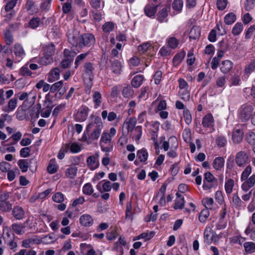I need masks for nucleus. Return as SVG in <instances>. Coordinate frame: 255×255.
<instances>
[{
  "instance_id": "1",
  "label": "nucleus",
  "mask_w": 255,
  "mask_h": 255,
  "mask_svg": "<svg viewBox=\"0 0 255 255\" xmlns=\"http://www.w3.org/2000/svg\"><path fill=\"white\" fill-rule=\"evenodd\" d=\"M96 139V117L92 114L89 119V123L87 126L82 137V140L88 144L92 143Z\"/></svg>"
},
{
  "instance_id": "2",
  "label": "nucleus",
  "mask_w": 255,
  "mask_h": 255,
  "mask_svg": "<svg viewBox=\"0 0 255 255\" xmlns=\"http://www.w3.org/2000/svg\"><path fill=\"white\" fill-rule=\"evenodd\" d=\"M218 185V179L210 172H206L204 173L203 189L204 190L211 191L215 189Z\"/></svg>"
},
{
  "instance_id": "3",
  "label": "nucleus",
  "mask_w": 255,
  "mask_h": 255,
  "mask_svg": "<svg viewBox=\"0 0 255 255\" xmlns=\"http://www.w3.org/2000/svg\"><path fill=\"white\" fill-rule=\"evenodd\" d=\"M55 45L49 43L43 48L44 56L40 58V63L42 65H47L53 61L52 55L55 52Z\"/></svg>"
},
{
  "instance_id": "4",
  "label": "nucleus",
  "mask_w": 255,
  "mask_h": 255,
  "mask_svg": "<svg viewBox=\"0 0 255 255\" xmlns=\"http://www.w3.org/2000/svg\"><path fill=\"white\" fill-rule=\"evenodd\" d=\"M100 145L102 150L104 152H110L113 150L114 143L108 132H104L102 134Z\"/></svg>"
},
{
  "instance_id": "5",
  "label": "nucleus",
  "mask_w": 255,
  "mask_h": 255,
  "mask_svg": "<svg viewBox=\"0 0 255 255\" xmlns=\"http://www.w3.org/2000/svg\"><path fill=\"white\" fill-rule=\"evenodd\" d=\"M253 107L250 104L243 105L239 110V118L243 122L248 121L253 115Z\"/></svg>"
},
{
  "instance_id": "6",
  "label": "nucleus",
  "mask_w": 255,
  "mask_h": 255,
  "mask_svg": "<svg viewBox=\"0 0 255 255\" xmlns=\"http://www.w3.org/2000/svg\"><path fill=\"white\" fill-rule=\"evenodd\" d=\"M81 35L77 30H74L68 33V40L73 46L80 47Z\"/></svg>"
},
{
  "instance_id": "7",
  "label": "nucleus",
  "mask_w": 255,
  "mask_h": 255,
  "mask_svg": "<svg viewBox=\"0 0 255 255\" xmlns=\"http://www.w3.org/2000/svg\"><path fill=\"white\" fill-rule=\"evenodd\" d=\"M249 158L247 153L244 151H240L235 156V162L238 166L243 167L248 163Z\"/></svg>"
},
{
  "instance_id": "8",
  "label": "nucleus",
  "mask_w": 255,
  "mask_h": 255,
  "mask_svg": "<svg viewBox=\"0 0 255 255\" xmlns=\"http://www.w3.org/2000/svg\"><path fill=\"white\" fill-rule=\"evenodd\" d=\"M89 111V108L86 106H82L74 114V118L76 121L82 122L85 121L88 115Z\"/></svg>"
},
{
  "instance_id": "9",
  "label": "nucleus",
  "mask_w": 255,
  "mask_h": 255,
  "mask_svg": "<svg viewBox=\"0 0 255 255\" xmlns=\"http://www.w3.org/2000/svg\"><path fill=\"white\" fill-rule=\"evenodd\" d=\"M214 119L213 115L209 113L206 115L202 119V124L204 128H209L211 131H214Z\"/></svg>"
},
{
  "instance_id": "10",
  "label": "nucleus",
  "mask_w": 255,
  "mask_h": 255,
  "mask_svg": "<svg viewBox=\"0 0 255 255\" xmlns=\"http://www.w3.org/2000/svg\"><path fill=\"white\" fill-rule=\"evenodd\" d=\"M244 132L239 126H236L233 131L232 139L234 143H239L241 142L243 138Z\"/></svg>"
},
{
  "instance_id": "11",
  "label": "nucleus",
  "mask_w": 255,
  "mask_h": 255,
  "mask_svg": "<svg viewBox=\"0 0 255 255\" xmlns=\"http://www.w3.org/2000/svg\"><path fill=\"white\" fill-rule=\"evenodd\" d=\"M176 149L178 145V140L175 136H170L167 141L164 140L162 143V148L164 151H167L170 148Z\"/></svg>"
},
{
  "instance_id": "12",
  "label": "nucleus",
  "mask_w": 255,
  "mask_h": 255,
  "mask_svg": "<svg viewBox=\"0 0 255 255\" xmlns=\"http://www.w3.org/2000/svg\"><path fill=\"white\" fill-rule=\"evenodd\" d=\"M228 212L227 206L224 204L220 212V218L219 220V224L220 227H218V229H224L226 227L227 221L225 220L226 216Z\"/></svg>"
},
{
  "instance_id": "13",
  "label": "nucleus",
  "mask_w": 255,
  "mask_h": 255,
  "mask_svg": "<svg viewBox=\"0 0 255 255\" xmlns=\"http://www.w3.org/2000/svg\"><path fill=\"white\" fill-rule=\"evenodd\" d=\"M43 24L39 17L33 16L29 20L27 27L32 29H36L38 27L43 26Z\"/></svg>"
},
{
  "instance_id": "14",
  "label": "nucleus",
  "mask_w": 255,
  "mask_h": 255,
  "mask_svg": "<svg viewBox=\"0 0 255 255\" xmlns=\"http://www.w3.org/2000/svg\"><path fill=\"white\" fill-rule=\"evenodd\" d=\"M94 40V36L89 33H85L81 35L80 48L85 46H90L91 43Z\"/></svg>"
},
{
  "instance_id": "15",
  "label": "nucleus",
  "mask_w": 255,
  "mask_h": 255,
  "mask_svg": "<svg viewBox=\"0 0 255 255\" xmlns=\"http://www.w3.org/2000/svg\"><path fill=\"white\" fill-rule=\"evenodd\" d=\"M244 181V182L242 185V189L247 192L253 187L255 184V174H253L249 178L245 179Z\"/></svg>"
},
{
  "instance_id": "16",
  "label": "nucleus",
  "mask_w": 255,
  "mask_h": 255,
  "mask_svg": "<svg viewBox=\"0 0 255 255\" xmlns=\"http://www.w3.org/2000/svg\"><path fill=\"white\" fill-rule=\"evenodd\" d=\"M158 5H152L147 4L144 8V12L145 14L151 18H153L157 11Z\"/></svg>"
},
{
  "instance_id": "17",
  "label": "nucleus",
  "mask_w": 255,
  "mask_h": 255,
  "mask_svg": "<svg viewBox=\"0 0 255 255\" xmlns=\"http://www.w3.org/2000/svg\"><path fill=\"white\" fill-rule=\"evenodd\" d=\"M12 215L15 219L21 220L25 217V212L23 209L19 206H14L12 209Z\"/></svg>"
},
{
  "instance_id": "18",
  "label": "nucleus",
  "mask_w": 255,
  "mask_h": 255,
  "mask_svg": "<svg viewBox=\"0 0 255 255\" xmlns=\"http://www.w3.org/2000/svg\"><path fill=\"white\" fill-rule=\"evenodd\" d=\"M176 196L174 208L175 209H181L184 206L185 201L184 197L179 193H176Z\"/></svg>"
},
{
  "instance_id": "19",
  "label": "nucleus",
  "mask_w": 255,
  "mask_h": 255,
  "mask_svg": "<svg viewBox=\"0 0 255 255\" xmlns=\"http://www.w3.org/2000/svg\"><path fill=\"white\" fill-rule=\"evenodd\" d=\"M220 66L221 71L223 73L226 74L232 69L233 63L230 60H226L223 61Z\"/></svg>"
},
{
  "instance_id": "20",
  "label": "nucleus",
  "mask_w": 255,
  "mask_h": 255,
  "mask_svg": "<svg viewBox=\"0 0 255 255\" xmlns=\"http://www.w3.org/2000/svg\"><path fill=\"white\" fill-rule=\"evenodd\" d=\"M111 62L112 72L116 74H120L122 68L121 62L118 60H111Z\"/></svg>"
},
{
  "instance_id": "21",
  "label": "nucleus",
  "mask_w": 255,
  "mask_h": 255,
  "mask_svg": "<svg viewBox=\"0 0 255 255\" xmlns=\"http://www.w3.org/2000/svg\"><path fill=\"white\" fill-rule=\"evenodd\" d=\"M35 99L36 96H34L31 98L25 100L20 106L21 110L24 112L27 111L34 104Z\"/></svg>"
},
{
  "instance_id": "22",
  "label": "nucleus",
  "mask_w": 255,
  "mask_h": 255,
  "mask_svg": "<svg viewBox=\"0 0 255 255\" xmlns=\"http://www.w3.org/2000/svg\"><path fill=\"white\" fill-rule=\"evenodd\" d=\"M170 10L169 6L162 8L158 13V20L161 22L166 21V18Z\"/></svg>"
},
{
  "instance_id": "23",
  "label": "nucleus",
  "mask_w": 255,
  "mask_h": 255,
  "mask_svg": "<svg viewBox=\"0 0 255 255\" xmlns=\"http://www.w3.org/2000/svg\"><path fill=\"white\" fill-rule=\"evenodd\" d=\"M214 232L212 228L209 226H207L204 232V240L205 243L208 245L211 244V237Z\"/></svg>"
},
{
  "instance_id": "24",
  "label": "nucleus",
  "mask_w": 255,
  "mask_h": 255,
  "mask_svg": "<svg viewBox=\"0 0 255 255\" xmlns=\"http://www.w3.org/2000/svg\"><path fill=\"white\" fill-rule=\"evenodd\" d=\"M186 55L184 51H181L177 53L173 57L172 60L173 64L174 66H177L183 60Z\"/></svg>"
},
{
  "instance_id": "25",
  "label": "nucleus",
  "mask_w": 255,
  "mask_h": 255,
  "mask_svg": "<svg viewBox=\"0 0 255 255\" xmlns=\"http://www.w3.org/2000/svg\"><path fill=\"white\" fill-rule=\"evenodd\" d=\"M136 156L141 162H145L148 157V153L146 149L142 148L137 151Z\"/></svg>"
},
{
  "instance_id": "26",
  "label": "nucleus",
  "mask_w": 255,
  "mask_h": 255,
  "mask_svg": "<svg viewBox=\"0 0 255 255\" xmlns=\"http://www.w3.org/2000/svg\"><path fill=\"white\" fill-rule=\"evenodd\" d=\"M225 164V160L222 157H218L215 158L213 162V168L216 170H221Z\"/></svg>"
},
{
  "instance_id": "27",
  "label": "nucleus",
  "mask_w": 255,
  "mask_h": 255,
  "mask_svg": "<svg viewBox=\"0 0 255 255\" xmlns=\"http://www.w3.org/2000/svg\"><path fill=\"white\" fill-rule=\"evenodd\" d=\"M142 134V127L140 126L135 127L133 131L132 138L134 139L137 144L139 143Z\"/></svg>"
},
{
  "instance_id": "28",
  "label": "nucleus",
  "mask_w": 255,
  "mask_h": 255,
  "mask_svg": "<svg viewBox=\"0 0 255 255\" xmlns=\"http://www.w3.org/2000/svg\"><path fill=\"white\" fill-rule=\"evenodd\" d=\"M60 71L58 68L52 69L48 76L47 80L49 82H53L58 80L60 77Z\"/></svg>"
},
{
  "instance_id": "29",
  "label": "nucleus",
  "mask_w": 255,
  "mask_h": 255,
  "mask_svg": "<svg viewBox=\"0 0 255 255\" xmlns=\"http://www.w3.org/2000/svg\"><path fill=\"white\" fill-rule=\"evenodd\" d=\"M94 78V76H89L87 78L85 77L84 79V83L86 87L85 92L88 94L91 93Z\"/></svg>"
},
{
  "instance_id": "30",
  "label": "nucleus",
  "mask_w": 255,
  "mask_h": 255,
  "mask_svg": "<svg viewBox=\"0 0 255 255\" xmlns=\"http://www.w3.org/2000/svg\"><path fill=\"white\" fill-rule=\"evenodd\" d=\"M200 36V29L198 26H194L190 30L189 36L191 39H197Z\"/></svg>"
},
{
  "instance_id": "31",
  "label": "nucleus",
  "mask_w": 255,
  "mask_h": 255,
  "mask_svg": "<svg viewBox=\"0 0 255 255\" xmlns=\"http://www.w3.org/2000/svg\"><path fill=\"white\" fill-rule=\"evenodd\" d=\"M143 80V76L141 75L135 76L131 81L132 87L134 88H138L142 84Z\"/></svg>"
},
{
  "instance_id": "32",
  "label": "nucleus",
  "mask_w": 255,
  "mask_h": 255,
  "mask_svg": "<svg viewBox=\"0 0 255 255\" xmlns=\"http://www.w3.org/2000/svg\"><path fill=\"white\" fill-rule=\"evenodd\" d=\"M134 91L131 86L127 85L122 90V95L125 98H131L133 95Z\"/></svg>"
},
{
  "instance_id": "33",
  "label": "nucleus",
  "mask_w": 255,
  "mask_h": 255,
  "mask_svg": "<svg viewBox=\"0 0 255 255\" xmlns=\"http://www.w3.org/2000/svg\"><path fill=\"white\" fill-rule=\"evenodd\" d=\"M81 225L84 226H90L92 224V220L90 216L88 215H83L81 216L79 219Z\"/></svg>"
},
{
  "instance_id": "34",
  "label": "nucleus",
  "mask_w": 255,
  "mask_h": 255,
  "mask_svg": "<svg viewBox=\"0 0 255 255\" xmlns=\"http://www.w3.org/2000/svg\"><path fill=\"white\" fill-rule=\"evenodd\" d=\"M166 43L168 47L171 49H175L178 47L179 44V40L174 37H169L166 39Z\"/></svg>"
},
{
  "instance_id": "35",
  "label": "nucleus",
  "mask_w": 255,
  "mask_h": 255,
  "mask_svg": "<svg viewBox=\"0 0 255 255\" xmlns=\"http://www.w3.org/2000/svg\"><path fill=\"white\" fill-rule=\"evenodd\" d=\"M35 2L32 0H27L25 5L26 11L29 12L30 14H33L37 11V10H35Z\"/></svg>"
},
{
  "instance_id": "36",
  "label": "nucleus",
  "mask_w": 255,
  "mask_h": 255,
  "mask_svg": "<svg viewBox=\"0 0 255 255\" xmlns=\"http://www.w3.org/2000/svg\"><path fill=\"white\" fill-rule=\"evenodd\" d=\"M151 44L149 42H146L139 45L137 47V50L140 54H144L148 52L151 48Z\"/></svg>"
},
{
  "instance_id": "37",
  "label": "nucleus",
  "mask_w": 255,
  "mask_h": 255,
  "mask_svg": "<svg viewBox=\"0 0 255 255\" xmlns=\"http://www.w3.org/2000/svg\"><path fill=\"white\" fill-rule=\"evenodd\" d=\"M236 19V15L233 12H230L225 16L224 22L227 25H231L235 22Z\"/></svg>"
},
{
  "instance_id": "38",
  "label": "nucleus",
  "mask_w": 255,
  "mask_h": 255,
  "mask_svg": "<svg viewBox=\"0 0 255 255\" xmlns=\"http://www.w3.org/2000/svg\"><path fill=\"white\" fill-rule=\"evenodd\" d=\"M234 186V181L232 179H228L226 180L225 183V189L227 195L231 194L233 191V188Z\"/></svg>"
},
{
  "instance_id": "39",
  "label": "nucleus",
  "mask_w": 255,
  "mask_h": 255,
  "mask_svg": "<svg viewBox=\"0 0 255 255\" xmlns=\"http://www.w3.org/2000/svg\"><path fill=\"white\" fill-rule=\"evenodd\" d=\"M154 234L153 232H150L149 233L144 232L136 236L134 240L144 239L145 241H148L154 237Z\"/></svg>"
},
{
  "instance_id": "40",
  "label": "nucleus",
  "mask_w": 255,
  "mask_h": 255,
  "mask_svg": "<svg viewBox=\"0 0 255 255\" xmlns=\"http://www.w3.org/2000/svg\"><path fill=\"white\" fill-rule=\"evenodd\" d=\"M209 215L210 212L208 209H203L198 216L199 221L201 223H205Z\"/></svg>"
},
{
  "instance_id": "41",
  "label": "nucleus",
  "mask_w": 255,
  "mask_h": 255,
  "mask_svg": "<svg viewBox=\"0 0 255 255\" xmlns=\"http://www.w3.org/2000/svg\"><path fill=\"white\" fill-rule=\"evenodd\" d=\"M13 52L16 57L22 58L24 55V51L21 45L15 44L13 47Z\"/></svg>"
},
{
  "instance_id": "42",
  "label": "nucleus",
  "mask_w": 255,
  "mask_h": 255,
  "mask_svg": "<svg viewBox=\"0 0 255 255\" xmlns=\"http://www.w3.org/2000/svg\"><path fill=\"white\" fill-rule=\"evenodd\" d=\"M245 251L248 254L255 253V243L252 242H246L244 244Z\"/></svg>"
},
{
  "instance_id": "43",
  "label": "nucleus",
  "mask_w": 255,
  "mask_h": 255,
  "mask_svg": "<svg viewBox=\"0 0 255 255\" xmlns=\"http://www.w3.org/2000/svg\"><path fill=\"white\" fill-rule=\"evenodd\" d=\"M245 233L248 235L250 234V238L253 241H255V229H254L253 225L250 223L248 226L245 231Z\"/></svg>"
},
{
  "instance_id": "44",
  "label": "nucleus",
  "mask_w": 255,
  "mask_h": 255,
  "mask_svg": "<svg viewBox=\"0 0 255 255\" xmlns=\"http://www.w3.org/2000/svg\"><path fill=\"white\" fill-rule=\"evenodd\" d=\"M17 100L16 98H12L10 99L7 104V107L4 111L7 113L13 111L16 108L17 105Z\"/></svg>"
},
{
  "instance_id": "45",
  "label": "nucleus",
  "mask_w": 255,
  "mask_h": 255,
  "mask_svg": "<svg viewBox=\"0 0 255 255\" xmlns=\"http://www.w3.org/2000/svg\"><path fill=\"white\" fill-rule=\"evenodd\" d=\"M243 25L241 22L236 23L233 26L232 33L234 35H239L243 30Z\"/></svg>"
},
{
  "instance_id": "46",
  "label": "nucleus",
  "mask_w": 255,
  "mask_h": 255,
  "mask_svg": "<svg viewBox=\"0 0 255 255\" xmlns=\"http://www.w3.org/2000/svg\"><path fill=\"white\" fill-rule=\"evenodd\" d=\"M63 54L64 58L72 62L77 53L72 50L65 49L64 50Z\"/></svg>"
},
{
  "instance_id": "47",
  "label": "nucleus",
  "mask_w": 255,
  "mask_h": 255,
  "mask_svg": "<svg viewBox=\"0 0 255 255\" xmlns=\"http://www.w3.org/2000/svg\"><path fill=\"white\" fill-rule=\"evenodd\" d=\"M77 170V168L75 166L68 168L66 171V176L69 178H73L76 175Z\"/></svg>"
},
{
  "instance_id": "48",
  "label": "nucleus",
  "mask_w": 255,
  "mask_h": 255,
  "mask_svg": "<svg viewBox=\"0 0 255 255\" xmlns=\"http://www.w3.org/2000/svg\"><path fill=\"white\" fill-rule=\"evenodd\" d=\"M216 142L219 147H223L226 145L227 143V139L226 137L222 135L217 136Z\"/></svg>"
},
{
  "instance_id": "49",
  "label": "nucleus",
  "mask_w": 255,
  "mask_h": 255,
  "mask_svg": "<svg viewBox=\"0 0 255 255\" xmlns=\"http://www.w3.org/2000/svg\"><path fill=\"white\" fill-rule=\"evenodd\" d=\"M13 231L17 235H21L24 232V227L21 223H14L11 226Z\"/></svg>"
},
{
  "instance_id": "50",
  "label": "nucleus",
  "mask_w": 255,
  "mask_h": 255,
  "mask_svg": "<svg viewBox=\"0 0 255 255\" xmlns=\"http://www.w3.org/2000/svg\"><path fill=\"white\" fill-rule=\"evenodd\" d=\"M179 93L181 99L184 101H188L190 99V90L188 89H180Z\"/></svg>"
},
{
  "instance_id": "51",
  "label": "nucleus",
  "mask_w": 255,
  "mask_h": 255,
  "mask_svg": "<svg viewBox=\"0 0 255 255\" xmlns=\"http://www.w3.org/2000/svg\"><path fill=\"white\" fill-rule=\"evenodd\" d=\"M58 166L56 164L55 160H50L49 165L47 167V171L50 174H54L57 171Z\"/></svg>"
},
{
  "instance_id": "52",
  "label": "nucleus",
  "mask_w": 255,
  "mask_h": 255,
  "mask_svg": "<svg viewBox=\"0 0 255 255\" xmlns=\"http://www.w3.org/2000/svg\"><path fill=\"white\" fill-rule=\"evenodd\" d=\"M28 166L31 172H34L37 168V160L36 158L33 157L30 159H27Z\"/></svg>"
},
{
  "instance_id": "53",
  "label": "nucleus",
  "mask_w": 255,
  "mask_h": 255,
  "mask_svg": "<svg viewBox=\"0 0 255 255\" xmlns=\"http://www.w3.org/2000/svg\"><path fill=\"white\" fill-rule=\"evenodd\" d=\"M183 2L182 0H174L172 2V8L173 9L177 11V12H180L183 7Z\"/></svg>"
},
{
  "instance_id": "54",
  "label": "nucleus",
  "mask_w": 255,
  "mask_h": 255,
  "mask_svg": "<svg viewBox=\"0 0 255 255\" xmlns=\"http://www.w3.org/2000/svg\"><path fill=\"white\" fill-rule=\"evenodd\" d=\"M12 209V205L9 202L3 201L0 202V210L4 212H7Z\"/></svg>"
},
{
  "instance_id": "55",
  "label": "nucleus",
  "mask_w": 255,
  "mask_h": 255,
  "mask_svg": "<svg viewBox=\"0 0 255 255\" xmlns=\"http://www.w3.org/2000/svg\"><path fill=\"white\" fill-rule=\"evenodd\" d=\"M202 202L205 207V209H212L213 207L214 200L212 198H206L202 200Z\"/></svg>"
},
{
  "instance_id": "56",
  "label": "nucleus",
  "mask_w": 255,
  "mask_h": 255,
  "mask_svg": "<svg viewBox=\"0 0 255 255\" xmlns=\"http://www.w3.org/2000/svg\"><path fill=\"white\" fill-rule=\"evenodd\" d=\"M12 118L7 114H2L0 117V128L2 129L4 127V122H10Z\"/></svg>"
},
{
  "instance_id": "57",
  "label": "nucleus",
  "mask_w": 255,
  "mask_h": 255,
  "mask_svg": "<svg viewBox=\"0 0 255 255\" xmlns=\"http://www.w3.org/2000/svg\"><path fill=\"white\" fill-rule=\"evenodd\" d=\"M65 195L61 192H58L52 196V200L56 203H61L65 199Z\"/></svg>"
},
{
  "instance_id": "58",
  "label": "nucleus",
  "mask_w": 255,
  "mask_h": 255,
  "mask_svg": "<svg viewBox=\"0 0 255 255\" xmlns=\"http://www.w3.org/2000/svg\"><path fill=\"white\" fill-rule=\"evenodd\" d=\"M28 161L26 159H19L17 164L22 172H25L28 168Z\"/></svg>"
},
{
  "instance_id": "59",
  "label": "nucleus",
  "mask_w": 255,
  "mask_h": 255,
  "mask_svg": "<svg viewBox=\"0 0 255 255\" xmlns=\"http://www.w3.org/2000/svg\"><path fill=\"white\" fill-rule=\"evenodd\" d=\"M191 131L189 128H187L184 129L182 132V136L184 140L187 142H190L191 140Z\"/></svg>"
},
{
  "instance_id": "60",
  "label": "nucleus",
  "mask_w": 255,
  "mask_h": 255,
  "mask_svg": "<svg viewBox=\"0 0 255 255\" xmlns=\"http://www.w3.org/2000/svg\"><path fill=\"white\" fill-rule=\"evenodd\" d=\"M252 171V168L251 165H248L244 171L242 172L241 179L243 181L245 179H247L251 174Z\"/></svg>"
},
{
  "instance_id": "61",
  "label": "nucleus",
  "mask_w": 255,
  "mask_h": 255,
  "mask_svg": "<svg viewBox=\"0 0 255 255\" xmlns=\"http://www.w3.org/2000/svg\"><path fill=\"white\" fill-rule=\"evenodd\" d=\"M255 0H246L244 3V7L246 11L253 10L255 6Z\"/></svg>"
},
{
  "instance_id": "62",
  "label": "nucleus",
  "mask_w": 255,
  "mask_h": 255,
  "mask_svg": "<svg viewBox=\"0 0 255 255\" xmlns=\"http://www.w3.org/2000/svg\"><path fill=\"white\" fill-rule=\"evenodd\" d=\"M84 68L85 69V73L88 75V76H94L93 74V71L94 70L95 68L92 63L90 62L85 63Z\"/></svg>"
},
{
  "instance_id": "63",
  "label": "nucleus",
  "mask_w": 255,
  "mask_h": 255,
  "mask_svg": "<svg viewBox=\"0 0 255 255\" xmlns=\"http://www.w3.org/2000/svg\"><path fill=\"white\" fill-rule=\"evenodd\" d=\"M87 163L91 170H95L96 169V157L94 155L89 157L87 159Z\"/></svg>"
},
{
  "instance_id": "64",
  "label": "nucleus",
  "mask_w": 255,
  "mask_h": 255,
  "mask_svg": "<svg viewBox=\"0 0 255 255\" xmlns=\"http://www.w3.org/2000/svg\"><path fill=\"white\" fill-rule=\"evenodd\" d=\"M119 236V233L117 232L116 228H115L112 231L109 232L107 233L106 238L109 241L115 240Z\"/></svg>"
}]
</instances>
